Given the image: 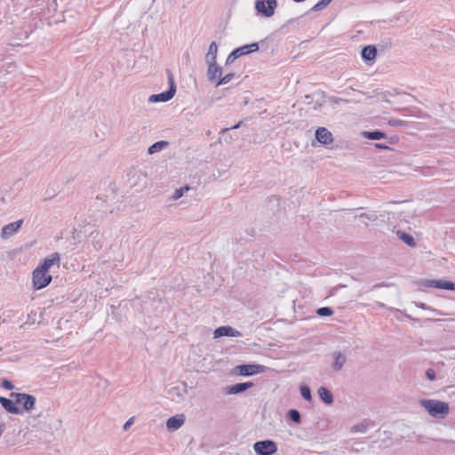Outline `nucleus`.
<instances>
[{"mask_svg": "<svg viewBox=\"0 0 455 455\" xmlns=\"http://www.w3.org/2000/svg\"><path fill=\"white\" fill-rule=\"evenodd\" d=\"M60 262V256L59 253L54 252L49 257L45 258L42 264H40L32 274L33 286L36 290H41L46 287L52 282V275L48 274L50 267L53 265H59Z\"/></svg>", "mask_w": 455, "mask_h": 455, "instance_id": "obj_1", "label": "nucleus"}, {"mask_svg": "<svg viewBox=\"0 0 455 455\" xmlns=\"http://www.w3.org/2000/svg\"><path fill=\"white\" fill-rule=\"evenodd\" d=\"M420 404L432 417L444 418L450 411L449 404L438 400H421Z\"/></svg>", "mask_w": 455, "mask_h": 455, "instance_id": "obj_2", "label": "nucleus"}, {"mask_svg": "<svg viewBox=\"0 0 455 455\" xmlns=\"http://www.w3.org/2000/svg\"><path fill=\"white\" fill-rule=\"evenodd\" d=\"M253 448L259 455H272L277 451L275 443L271 440L256 442Z\"/></svg>", "mask_w": 455, "mask_h": 455, "instance_id": "obj_3", "label": "nucleus"}, {"mask_svg": "<svg viewBox=\"0 0 455 455\" xmlns=\"http://www.w3.org/2000/svg\"><path fill=\"white\" fill-rule=\"evenodd\" d=\"M10 396L15 400V402L22 406V408L28 411L35 406L36 398L28 394L24 393H11Z\"/></svg>", "mask_w": 455, "mask_h": 455, "instance_id": "obj_4", "label": "nucleus"}, {"mask_svg": "<svg viewBox=\"0 0 455 455\" xmlns=\"http://www.w3.org/2000/svg\"><path fill=\"white\" fill-rule=\"evenodd\" d=\"M277 6L276 0H257L255 3L256 10L265 17H271Z\"/></svg>", "mask_w": 455, "mask_h": 455, "instance_id": "obj_5", "label": "nucleus"}, {"mask_svg": "<svg viewBox=\"0 0 455 455\" xmlns=\"http://www.w3.org/2000/svg\"><path fill=\"white\" fill-rule=\"evenodd\" d=\"M419 284L422 287H431L443 290L455 291V283L446 280H422Z\"/></svg>", "mask_w": 455, "mask_h": 455, "instance_id": "obj_6", "label": "nucleus"}, {"mask_svg": "<svg viewBox=\"0 0 455 455\" xmlns=\"http://www.w3.org/2000/svg\"><path fill=\"white\" fill-rule=\"evenodd\" d=\"M238 373L243 376H251L265 371V367L259 364H242L236 367Z\"/></svg>", "mask_w": 455, "mask_h": 455, "instance_id": "obj_7", "label": "nucleus"}, {"mask_svg": "<svg viewBox=\"0 0 455 455\" xmlns=\"http://www.w3.org/2000/svg\"><path fill=\"white\" fill-rule=\"evenodd\" d=\"M315 138L319 143L325 146L331 145L334 140L332 133L325 127L316 129Z\"/></svg>", "mask_w": 455, "mask_h": 455, "instance_id": "obj_8", "label": "nucleus"}, {"mask_svg": "<svg viewBox=\"0 0 455 455\" xmlns=\"http://www.w3.org/2000/svg\"><path fill=\"white\" fill-rule=\"evenodd\" d=\"M214 339H219L220 337L228 336V337H240L242 334L240 331L235 330L231 326H220L214 331Z\"/></svg>", "mask_w": 455, "mask_h": 455, "instance_id": "obj_9", "label": "nucleus"}, {"mask_svg": "<svg viewBox=\"0 0 455 455\" xmlns=\"http://www.w3.org/2000/svg\"><path fill=\"white\" fill-rule=\"evenodd\" d=\"M22 225V220H18V221H15V222H12L6 226H4L2 229V237L3 238H7L11 235H12L14 233H16L21 227Z\"/></svg>", "mask_w": 455, "mask_h": 455, "instance_id": "obj_10", "label": "nucleus"}, {"mask_svg": "<svg viewBox=\"0 0 455 455\" xmlns=\"http://www.w3.org/2000/svg\"><path fill=\"white\" fill-rule=\"evenodd\" d=\"M185 422V416L183 414H177L168 419L166 427L168 429L176 430L180 428Z\"/></svg>", "mask_w": 455, "mask_h": 455, "instance_id": "obj_11", "label": "nucleus"}, {"mask_svg": "<svg viewBox=\"0 0 455 455\" xmlns=\"http://www.w3.org/2000/svg\"><path fill=\"white\" fill-rule=\"evenodd\" d=\"M258 50H259V45H258V44L254 43V44H247L243 47L235 49L231 53V55L234 56L235 58H236V57L242 56L243 54L257 52Z\"/></svg>", "mask_w": 455, "mask_h": 455, "instance_id": "obj_12", "label": "nucleus"}, {"mask_svg": "<svg viewBox=\"0 0 455 455\" xmlns=\"http://www.w3.org/2000/svg\"><path fill=\"white\" fill-rule=\"evenodd\" d=\"M222 75V70L220 67H218L215 62H210L207 76L209 80L214 81L216 79H220Z\"/></svg>", "mask_w": 455, "mask_h": 455, "instance_id": "obj_13", "label": "nucleus"}, {"mask_svg": "<svg viewBox=\"0 0 455 455\" xmlns=\"http://www.w3.org/2000/svg\"><path fill=\"white\" fill-rule=\"evenodd\" d=\"M377 56V49L374 45H367L362 50V58L364 61H373Z\"/></svg>", "mask_w": 455, "mask_h": 455, "instance_id": "obj_14", "label": "nucleus"}, {"mask_svg": "<svg viewBox=\"0 0 455 455\" xmlns=\"http://www.w3.org/2000/svg\"><path fill=\"white\" fill-rule=\"evenodd\" d=\"M0 403L4 407V409L13 414H19L20 412V409L15 405L12 400L0 396Z\"/></svg>", "mask_w": 455, "mask_h": 455, "instance_id": "obj_15", "label": "nucleus"}, {"mask_svg": "<svg viewBox=\"0 0 455 455\" xmlns=\"http://www.w3.org/2000/svg\"><path fill=\"white\" fill-rule=\"evenodd\" d=\"M253 386L252 382H245V383H238L234 386H231L228 388V394H237L243 392Z\"/></svg>", "mask_w": 455, "mask_h": 455, "instance_id": "obj_16", "label": "nucleus"}, {"mask_svg": "<svg viewBox=\"0 0 455 455\" xmlns=\"http://www.w3.org/2000/svg\"><path fill=\"white\" fill-rule=\"evenodd\" d=\"M318 395L320 398L327 404H330L332 403L333 398L331 393L325 387H321L318 389Z\"/></svg>", "mask_w": 455, "mask_h": 455, "instance_id": "obj_17", "label": "nucleus"}, {"mask_svg": "<svg viewBox=\"0 0 455 455\" xmlns=\"http://www.w3.org/2000/svg\"><path fill=\"white\" fill-rule=\"evenodd\" d=\"M346 356L342 353H337L334 355L333 368L336 371L340 370L346 363Z\"/></svg>", "mask_w": 455, "mask_h": 455, "instance_id": "obj_18", "label": "nucleus"}, {"mask_svg": "<svg viewBox=\"0 0 455 455\" xmlns=\"http://www.w3.org/2000/svg\"><path fill=\"white\" fill-rule=\"evenodd\" d=\"M172 97H173V92L171 90L166 92H163V93L156 94V95H152L150 99L153 101H167V100H171Z\"/></svg>", "mask_w": 455, "mask_h": 455, "instance_id": "obj_19", "label": "nucleus"}, {"mask_svg": "<svg viewBox=\"0 0 455 455\" xmlns=\"http://www.w3.org/2000/svg\"><path fill=\"white\" fill-rule=\"evenodd\" d=\"M217 52L218 45L215 42H212L209 46V51L207 53V59L209 60L210 62H215Z\"/></svg>", "mask_w": 455, "mask_h": 455, "instance_id": "obj_20", "label": "nucleus"}, {"mask_svg": "<svg viewBox=\"0 0 455 455\" xmlns=\"http://www.w3.org/2000/svg\"><path fill=\"white\" fill-rule=\"evenodd\" d=\"M397 235H398V237L401 240H403L409 246H411V247L415 246L414 239H413V237L411 235L406 234V233L402 232V231H398L397 232Z\"/></svg>", "mask_w": 455, "mask_h": 455, "instance_id": "obj_21", "label": "nucleus"}, {"mask_svg": "<svg viewBox=\"0 0 455 455\" xmlns=\"http://www.w3.org/2000/svg\"><path fill=\"white\" fill-rule=\"evenodd\" d=\"M167 144L168 143L166 141H163V140L156 142L152 146L149 147L148 153L154 154L156 152H158V151L162 150L165 146H167Z\"/></svg>", "mask_w": 455, "mask_h": 455, "instance_id": "obj_22", "label": "nucleus"}, {"mask_svg": "<svg viewBox=\"0 0 455 455\" xmlns=\"http://www.w3.org/2000/svg\"><path fill=\"white\" fill-rule=\"evenodd\" d=\"M364 137L372 140H380L385 138V133L381 132H364Z\"/></svg>", "mask_w": 455, "mask_h": 455, "instance_id": "obj_23", "label": "nucleus"}, {"mask_svg": "<svg viewBox=\"0 0 455 455\" xmlns=\"http://www.w3.org/2000/svg\"><path fill=\"white\" fill-rule=\"evenodd\" d=\"M317 314L321 316H330L333 314V311L331 307H321L317 310Z\"/></svg>", "mask_w": 455, "mask_h": 455, "instance_id": "obj_24", "label": "nucleus"}, {"mask_svg": "<svg viewBox=\"0 0 455 455\" xmlns=\"http://www.w3.org/2000/svg\"><path fill=\"white\" fill-rule=\"evenodd\" d=\"M300 394L302 395V397L307 400V401H310L311 400V392H310V389L306 387V386H303L300 387Z\"/></svg>", "mask_w": 455, "mask_h": 455, "instance_id": "obj_25", "label": "nucleus"}, {"mask_svg": "<svg viewBox=\"0 0 455 455\" xmlns=\"http://www.w3.org/2000/svg\"><path fill=\"white\" fill-rule=\"evenodd\" d=\"M189 189H190V188L188 186H184L183 188L177 189L174 193L173 198L174 199L180 198L184 195V193L188 191Z\"/></svg>", "mask_w": 455, "mask_h": 455, "instance_id": "obj_26", "label": "nucleus"}, {"mask_svg": "<svg viewBox=\"0 0 455 455\" xmlns=\"http://www.w3.org/2000/svg\"><path fill=\"white\" fill-rule=\"evenodd\" d=\"M289 416H290L291 419H292L293 421H295L297 423L300 422V414L297 410H291L289 411Z\"/></svg>", "mask_w": 455, "mask_h": 455, "instance_id": "obj_27", "label": "nucleus"}, {"mask_svg": "<svg viewBox=\"0 0 455 455\" xmlns=\"http://www.w3.org/2000/svg\"><path fill=\"white\" fill-rule=\"evenodd\" d=\"M233 74H228L223 77H220L217 85L223 84L228 83L233 78Z\"/></svg>", "mask_w": 455, "mask_h": 455, "instance_id": "obj_28", "label": "nucleus"}, {"mask_svg": "<svg viewBox=\"0 0 455 455\" xmlns=\"http://www.w3.org/2000/svg\"><path fill=\"white\" fill-rule=\"evenodd\" d=\"M2 387L7 390H12L14 387L13 384L7 379L2 381Z\"/></svg>", "mask_w": 455, "mask_h": 455, "instance_id": "obj_29", "label": "nucleus"}, {"mask_svg": "<svg viewBox=\"0 0 455 455\" xmlns=\"http://www.w3.org/2000/svg\"><path fill=\"white\" fill-rule=\"evenodd\" d=\"M427 377L430 380H434L435 379V372L433 369H428L427 371Z\"/></svg>", "mask_w": 455, "mask_h": 455, "instance_id": "obj_30", "label": "nucleus"}, {"mask_svg": "<svg viewBox=\"0 0 455 455\" xmlns=\"http://www.w3.org/2000/svg\"><path fill=\"white\" fill-rule=\"evenodd\" d=\"M330 2L331 0H322L320 3L315 4V9H320L321 5L328 4Z\"/></svg>", "mask_w": 455, "mask_h": 455, "instance_id": "obj_31", "label": "nucleus"}, {"mask_svg": "<svg viewBox=\"0 0 455 455\" xmlns=\"http://www.w3.org/2000/svg\"><path fill=\"white\" fill-rule=\"evenodd\" d=\"M132 423H133V418L129 419L125 422V424L124 425V430H127V429L131 427V425H132Z\"/></svg>", "mask_w": 455, "mask_h": 455, "instance_id": "obj_32", "label": "nucleus"}, {"mask_svg": "<svg viewBox=\"0 0 455 455\" xmlns=\"http://www.w3.org/2000/svg\"><path fill=\"white\" fill-rule=\"evenodd\" d=\"M376 146H377L378 148H386L385 146H382V145H380V144H377Z\"/></svg>", "mask_w": 455, "mask_h": 455, "instance_id": "obj_33", "label": "nucleus"}]
</instances>
